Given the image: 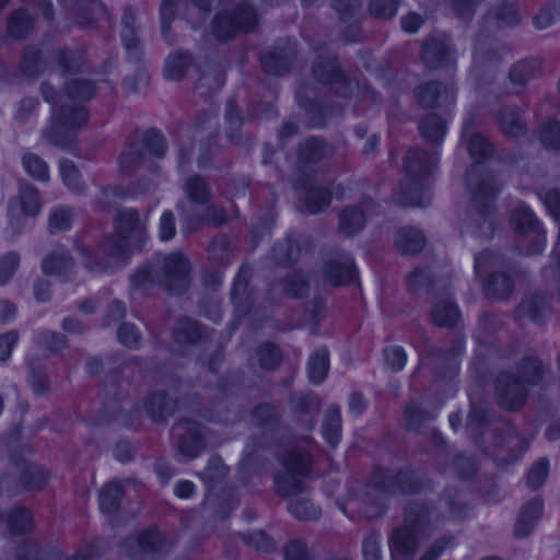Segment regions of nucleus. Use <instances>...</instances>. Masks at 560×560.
I'll return each instance as SVG.
<instances>
[{
	"label": "nucleus",
	"instance_id": "f257e3e1",
	"mask_svg": "<svg viewBox=\"0 0 560 560\" xmlns=\"http://www.w3.org/2000/svg\"><path fill=\"white\" fill-rule=\"evenodd\" d=\"M462 139H467V151L476 161L467 172V186L471 195L467 210V228L472 235L489 240L495 230V198L500 191L495 177L481 165L492 158L493 144L481 133L472 132V122L465 121Z\"/></svg>",
	"mask_w": 560,
	"mask_h": 560
},
{
	"label": "nucleus",
	"instance_id": "f03ea898",
	"mask_svg": "<svg viewBox=\"0 0 560 560\" xmlns=\"http://www.w3.org/2000/svg\"><path fill=\"white\" fill-rule=\"evenodd\" d=\"M190 261L183 253H172L138 268L130 277V287L143 294L161 288L168 294L182 295L190 284Z\"/></svg>",
	"mask_w": 560,
	"mask_h": 560
},
{
	"label": "nucleus",
	"instance_id": "7ed1b4c3",
	"mask_svg": "<svg viewBox=\"0 0 560 560\" xmlns=\"http://www.w3.org/2000/svg\"><path fill=\"white\" fill-rule=\"evenodd\" d=\"M40 93L43 98L52 106L50 118L42 131L43 138L56 148L62 150L72 148L78 131L89 121L86 108L78 104L57 106L56 90L47 82L42 83Z\"/></svg>",
	"mask_w": 560,
	"mask_h": 560
},
{
	"label": "nucleus",
	"instance_id": "20e7f679",
	"mask_svg": "<svg viewBox=\"0 0 560 560\" xmlns=\"http://www.w3.org/2000/svg\"><path fill=\"white\" fill-rule=\"evenodd\" d=\"M438 152L429 153L424 150H409L404 159V168L408 182L401 183L397 201L401 206L425 207L430 203V197L424 191L420 180L431 175L438 167Z\"/></svg>",
	"mask_w": 560,
	"mask_h": 560
},
{
	"label": "nucleus",
	"instance_id": "39448f33",
	"mask_svg": "<svg viewBox=\"0 0 560 560\" xmlns=\"http://www.w3.org/2000/svg\"><path fill=\"white\" fill-rule=\"evenodd\" d=\"M283 469L273 477L275 492L283 498H293L308 491L307 480L312 478L313 458L310 452L300 447L291 448L281 457Z\"/></svg>",
	"mask_w": 560,
	"mask_h": 560
},
{
	"label": "nucleus",
	"instance_id": "423d86ee",
	"mask_svg": "<svg viewBox=\"0 0 560 560\" xmlns=\"http://www.w3.org/2000/svg\"><path fill=\"white\" fill-rule=\"evenodd\" d=\"M85 269L91 272L103 273L114 270L125 264L128 250L125 241L106 235L93 247L77 246Z\"/></svg>",
	"mask_w": 560,
	"mask_h": 560
},
{
	"label": "nucleus",
	"instance_id": "0eeeda50",
	"mask_svg": "<svg viewBox=\"0 0 560 560\" xmlns=\"http://www.w3.org/2000/svg\"><path fill=\"white\" fill-rule=\"evenodd\" d=\"M528 450V442L518 434L508 420L500 419L493 423V441L486 447L494 462L500 465L513 464Z\"/></svg>",
	"mask_w": 560,
	"mask_h": 560
},
{
	"label": "nucleus",
	"instance_id": "6e6552de",
	"mask_svg": "<svg viewBox=\"0 0 560 560\" xmlns=\"http://www.w3.org/2000/svg\"><path fill=\"white\" fill-rule=\"evenodd\" d=\"M372 487L378 495L394 494H416L433 487L432 481L411 467H405L395 475L385 474L382 470L376 471L372 477Z\"/></svg>",
	"mask_w": 560,
	"mask_h": 560
},
{
	"label": "nucleus",
	"instance_id": "1a4fd4ad",
	"mask_svg": "<svg viewBox=\"0 0 560 560\" xmlns=\"http://www.w3.org/2000/svg\"><path fill=\"white\" fill-rule=\"evenodd\" d=\"M494 395L500 408L517 411L527 400V384L514 372L504 371L495 377Z\"/></svg>",
	"mask_w": 560,
	"mask_h": 560
},
{
	"label": "nucleus",
	"instance_id": "9d476101",
	"mask_svg": "<svg viewBox=\"0 0 560 560\" xmlns=\"http://www.w3.org/2000/svg\"><path fill=\"white\" fill-rule=\"evenodd\" d=\"M175 447L186 459H195L207 448L202 425L190 419H182L172 427Z\"/></svg>",
	"mask_w": 560,
	"mask_h": 560
},
{
	"label": "nucleus",
	"instance_id": "9b49d317",
	"mask_svg": "<svg viewBox=\"0 0 560 560\" xmlns=\"http://www.w3.org/2000/svg\"><path fill=\"white\" fill-rule=\"evenodd\" d=\"M512 223L515 231L529 238L530 245L526 249L527 254H540L546 244L545 231L534 212L526 207H520L512 214Z\"/></svg>",
	"mask_w": 560,
	"mask_h": 560
},
{
	"label": "nucleus",
	"instance_id": "f8f14e48",
	"mask_svg": "<svg viewBox=\"0 0 560 560\" xmlns=\"http://www.w3.org/2000/svg\"><path fill=\"white\" fill-rule=\"evenodd\" d=\"M295 56L296 44L290 39H281L261 52V68L269 74L283 75L289 72Z\"/></svg>",
	"mask_w": 560,
	"mask_h": 560
},
{
	"label": "nucleus",
	"instance_id": "ddd939ff",
	"mask_svg": "<svg viewBox=\"0 0 560 560\" xmlns=\"http://www.w3.org/2000/svg\"><path fill=\"white\" fill-rule=\"evenodd\" d=\"M289 407L298 427L307 432L314 430L320 411V400L316 395L292 393L289 397Z\"/></svg>",
	"mask_w": 560,
	"mask_h": 560
},
{
	"label": "nucleus",
	"instance_id": "4468645a",
	"mask_svg": "<svg viewBox=\"0 0 560 560\" xmlns=\"http://www.w3.org/2000/svg\"><path fill=\"white\" fill-rule=\"evenodd\" d=\"M312 72L322 84L339 85V96L348 97L351 94L349 83L334 56H319L313 65Z\"/></svg>",
	"mask_w": 560,
	"mask_h": 560
},
{
	"label": "nucleus",
	"instance_id": "2eb2a0df",
	"mask_svg": "<svg viewBox=\"0 0 560 560\" xmlns=\"http://www.w3.org/2000/svg\"><path fill=\"white\" fill-rule=\"evenodd\" d=\"M75 261L70 250L63 245H56L42 260V270L47 276H56L62 281H71Z\"/></svg>",
	"mask_w": 560,
	"mask_h": 560
},
{
	"label": "nucleus",
	"instance_id": "dca6fc26",
	"mask_svg": "<svg viewBox=\"0 0 560 560\" xmlns=\"http://www.w3.org/2000/svg\"><path fill=\"white\" fill-rule=\"evenodd\" d=\"M115 232L109 234L125 241V248L128 250V240L132 234L137 235L140 242L145 240V222L140 219L139 211L131 208L118 209L114 218Z\"/></svg>",
	"mask_w": 560,
	"mask_h": 560
},
{
	"label": "nucleus",
	"instance_id": "f3484780",
	"mask_svg": "<svg viewBox=\"0 0 560 560\" xmlns=\"http://www.w3.org/2000/svg\"><path fill=\"white\" fill-rule=\"evenodd\" d=\"M357 269L353 259L345 252H336L324 267V278L332 285H345L354 280Z\"/></svg>",
	"mask_w": 560,
	"mask_h": 560
},
{
	"label": "nucleus",
	"instance_id": "a211bd4d",
	"mask_svg": "<svg viewBox=\"0 0 560 560\" xmlns=\"http://www.w3.org/2000/svg\"><path fill=\"white\" fill-rule=\"evenodd\" d=\"M456 89L453 84L444 85L440 81H427L413 90L417 103L424 109L440 106V101L453 102Z\"/></svg>",
	"mask_w": 560,
	"mask_h": 560
},
{
	"label": "nucleus",
	"instance_id": "6ab92c4d",
	"mask_svg": "<svg viewBox=\"0 0 560 560\" xmlns=\"http://www.w3.org/2000/svg\"><path fill=\"white\" fill-rule=\"evenodd\" d=\"M464 351L463 339H457L447 349L430 348L428 350L427 362L440 375L453 374L457 371V358Z\"/></svg>",
	"mask_w": 560,
	"mask_h": 560
},
{
	"label": "nucleus",
	"instance_id": "aec40b11",
	"mask_svg": "<svg viewBox=\"0 0 560 560\" xmlns=\"http://www.w3.org/2000/svg\"><path fill=\"white\" fill-rule=\"evenodd\" d=\"M541 74V61L536 57H527L513 63L508 80L513 93L523 92L527 84Z\"/></svg>",
	"mask_w": 560,
	"mask_h": 560
},
{
	"label": "nucleus",
	"instance_id": "412c9836",
	"mask_svg": "<svg viewBox=\"0 0 560 560\" xmlns=\"http://www.w3.org/2000/svg\"><path fill=\"white\" fill-rule=\"evenodd\" d=\"M50 479V472L42 465L25 463L20 467L16 489L22 492L43 490Z\"/></svg>",
	"mask_w": 560,
	"mask_h": 560
},
{
	"label": "nucleus",
	"instance_id": "4be33fe9",
	"mask_svg": "<svg viewBox=\"0 0 560 560\" xmlns=\"http://www.w3.org/2000/svg\"><path fill=\"white\" fill-rule=\"evenodd\" d=\"M143 407L150 419L163 422L176 411L177 400L171 398L165 390H156L147 396Z\"/></svg>",
	"mask_w": 560,
	"mask_h": 560
},
{
	"label": "nucleus",
	"instance_id": "5701e85b",
	"mask_svg": "<svg viewBox=\"0 0 560 560\" xmlns=\"http://www.w3.org/2000/svg\"><path fill=\"white\" fill-rule=\"evenodd\" d=\"M422 58L429 68L435 69L453 63V54L446 39L428 38L422 46Z\"/></svg>",
	"mask_w": 560,
	"mask_h": 560
},
{
	"label": "nucleus",
	"instance_id": "b1692460",
	"mask_svg": "<svg viewBox=\"0 0 560 560\" xmlns=\"http://www.w3.org/2000/svg\"><path fill=\"white\" fill-rule=\"evenodd\" d=\"M544 502L540 498H535L525 503L514 525L515 537L520 539L527 537L540 520Z\"/></svg>",
	"mask_w": 560,
	"mask_h": 560
},
{
	"label": "nucleus",
	"instance_id": "393cba45",
	"mask_svg": "<svg viewBox=\"0 0 560 560\" xmlns=\"http://www.w3.org/2000/svg\"><path fill=\"white\" fill-rule=\"evenodd\" d=\"M544 502L540 498H535L525 503L514 525L515 537L520 539L527 537L540 520Z\"/></svg>",
	"mask_w": 560,
	"mask_h": 560
},
{
	"label": "nucleus",
	"instance_id": "a878e982",
	"mask_svg": "<svg viewBox=\"0 0 560 560\" xmlns=\"http://www.w3.org/2000/svg\"><path fill=\"white\" fill-rule=\"evenodd\" d=\"M72 8L78 23L84 27L92 26L106 15V8L100 0H65Z\"/></svg>",
	"mask_w": 560,
	"mask_h": 560
},
{
	"label": "nucleus",
	"instance_id": "bb28decb",
	"mask_svg": "<svg viewBox=\"0 0 560 560\" xmlns=\"http://www.w3.org/2000/svg\"><path fill=\"white\" fill-rule=\"evenodd\" d=\"M420 542V535L406 526L396 528L389 539V546L393 555H399L405 558H412Z\"/></svg>",
	"mask_w": 560,
	"mask_h": 560
},
{
	"label": "nucleus",
	"instance_id": "cd10ccee",
	"mask_svg": "<svg viewBox=\"0 0 560 560\" xmlns=\"http://www.w3.org/2000/svg\"><path fill=\"white\" fill-rule=\"evenodd\" d=\"M252 277V270L248 267H242L234 278L231 291V299L240 313L247 314L252 307V301L248 293V283Z\"/></svg>",
	"mask_w": 560,
	"mask_h": 560
},
{
	"label": "nucleus",
	"instance_id": "c85d7f7f",
	"mask_svg": "<svg viewBox=\"0 0 560 560\" xmlns=\"http://www.w3.org/2000/svg\"><path fill=\"white\" fill-rule=\"evenodd\" d=\"M174 340L178 345H196L208 337L205 328L190 317H183L177 320L173 328Z\"/></svg>",
	"mask_w": 560,
	"mask_h": 560
},
{
	"label": "nucleus",
	"instance_id": "c756f323",
	"mask_svg": "<svg viewBox=\"0 0 560 560\" xmlns=\"http://www.w3.org/2000/svg\"><path fill=\"white\" fill-rule=\"evenodd\" d=\"M548 313L547 295L541 292L526 296L518 305L516 314L518 317H528L537 324H542Z\"/></svg>",
	"mask_w": 560,
	"mask_h": 560
},
{
	"label": "nucleus",
	"instance_id": "7c9ffc66",
	"mask_svg": "<svg viewBox=\"0 0 560 560\" xmlns=\"http://www.w3.org/2000/svg\"><path fill=\"white\" fill-rule=\"evenodd\" d=\"M514 283L511 276L503 271L491 272L483 285L487 298L492 300H505L513 292Z\"/></svg>",
	"mask_w": 560,
	"mask_h": 560
},
{
	"label": "nucleus",
	"instance_id": "2f4dec72",
	"mask_svg": "<svg viewBox=\"0 0 560 560\" xmlns=\"http://www.w3.org/2000/svg\"><path fill=\"white\" fill-rule=\"evenodd\" d=\"M500 130L506 137H520L525 133L526 127L522 114L515 107H502L495 115Z\"/></svg>",
	"mask_w": 560,
	"mask_h": 560
},
{
	"label": "nucleus",
	"instance_id": "473e14b6",
	"mask_svg": "<svg viewBox=\"0 0 560 560\" xmlns=\"http://www.w3.org/2000/svg\"><path fill=\"white\" fill-rule=\"evenodd\" d=\"M425 244L423 233L411 226H404L396 233L395 245L402 254H417L422 250Z\"/></svg>",
	"mask_w": 560,
	"mask_h": 560
},
{
	"label": "nucleus",
	"instance_id": "72a5a7b5",
	"mask_svg": "<svg viewBox=\"0 0 560 560\" xmlns=\"http://www.w3.org/2000/svg\"><path fill=\"white\" fill-rule=\"evenodd\" d=\"M327 154V143L316 137H311L298 145V161L302 165H313L320 162Z\"/></svg>",
	"mask_w": 560,
	"mask_h": 560
},
{
	"label": "nucleus",
	"instance_id": "f704fd0d",
	"mask_svg": "<svg viewBox=\"0 0 560 560\" xmlns=\"http://www.w3.org/2000/svg\"><path fill=\"white\" fill-rule=\"evenodd\" d=\"M264 447L262 439L259 436H250L244 447L240 466L243 470L252 472L262 468L266 457L262 456Z\"/></svg>",
	"mask_w": 560,
	"mask_h": 560
},
{
	"label": "nucleus",
	"instance_id": "c9c22d12",
	"mask_svg": "<svg viewBox=\"0 0 560 560\" xmlns=\"http://www.w3.org/2000/svg\"><path fill=\"white\" fill-rule=\"evenodd\" d=\"M192 63L194 57L190 52L177 50L165 59L164 77L168 80L179 81Z\"/></svg>",
	"mask_w": 560,
	"mask_h": 560
},
{
	"label": "nucleus",
	"instance_id": "e433bc0d",
	"mask_svg": "<svg viewBox=\"0 0 560 560\" xmlns=\"http://www.w3.org/2000/svg\"><path fill=\"white\" fill-rule=\"evenodd\" d=\"M322 433L325 441L336 447L341 440V412L337 405H330L324 416Z\"/></svg>",
	"mask_w": 560,
	"mask_h": 560
},
{
	"label": "nucleus",
	"instance_id": "4c0bfd02",
	"mask_svg": "<svg viewBox=\"0 0 560 560\" xmlns=\"http://www.w3.org/2000/svg\"><path fill=\"white\" fill-rule=\"evenodd\" d=\"M419 131L423 139L435 145L443 141L447 127L445 120L436 115L429 114L419 121Z\"/></svg>",
	"mask_w": 560,
	"mask_h": 560
},
{
	"label": "nucleus",
	"instance_id": "58836bf2",
	"mask_svg": "<svg viewBox=\"0 0 560 560\" xmlns=\"http://www.w3.org/2000/svg\"><path fill=\"white\" fill-rule=\"evenodd\" d=\"M124 486L118 480L104 485L98 494L100 509L105 514H115L120 508Z\"/></svg>",
	"mask_w": 560,
	"mask_h": 560
},
{
	"label": "nucleus",
	"instance_id": "ea45409f",
	"mask_svg": "<svg viewBox=\"0 0 560 560\" xmlns=\"http://www.w3.org/2000/svg\"><path fill=\"white\" fill-rule=\"evenodd\" d=\"M430 509L420 502L408 505L405 513V525L409 529L422 535L430 525Z\"/></svg>",
	"mask_w": 560,
	"mask_h": 560
},
{
	"label": "nucleus",
	"instance_id": "a19ab883",
	"mask_svg": "<svg viewBox=\"0 0 560 560\" xmlns=\"http://www.w3.org/2000/svg\"><path fill=\"white\" fill-rule=\"evenodd\" d=\"M281 413L278 408L270 402H262L254 407L250 411L253 423L261 429L275 430L280 425Z\"/></svg>",
	"mask_w": 560,
	"mask_h": 560
},
{
	"label": "nucleus",
	"instance_id": "79ce46f5",
	"mask_svg": "<svg viewBox=\"0 0 560 560\" xmlns=\"http://www.w3.org/2000/svg\"><path fill=\"white\" fill-rule=\"evenodd\" d=\"M488 19L493 21L499 28L514 27L522 20L515 3L506 1L493 7L488 13Z\"/></svg>",
	"mask_w": 560,
	"mask_h": 560
},
{
	"label": "nucleus",
	"instance_id": "37998d69",
	"mask_svg": "<svg viewBox=\"0 0 560 560\" xmlns=\"http://www.w3.org/2000/svg\"><path fill=\"white\" fill-rule=\"evenodd\" d=\"M233 18L237 32L250 33L258 25V13L252 2L242 0L233 11Z\"/></svg>",
	"mask_w": 560,
	"mask_h": 560
},
{
	"label": "nucleus",
	"instance_id": "c03bdc74",
	"mask_svg": "<svg viewBox=\"0 0 560 560\" xmlns=\"http://www.w3.org/2000/svg\"><path fill=\"white\" fill-rule=\"evenodd\" d=\"M271 255L276 265L290 267L298 262L301 255V247L295 241L284 238L275 243Z\"/></svg>",
	"mask_w": 560,
	"mask_h": 560
},
{
	"label": "nucleus",
	"instance_id": "a18cd8bd",
	"mask_svg": "<svg viewBox=\"0 0 560 560\" xmlns=\"http://www.w3.org/2000/svg\"><path fill=\"white\" fill-rule=\"evenodd\" d=\"M431 317L439 327L452 328L457 324L460 312L453 301L441 300L432 307Z\"/></svg>",
	"mask_w": 560,
	"mask_h": 560
},
{
	"label": "nucleus",
	"instance_id": "49530a36",
	"mask_svg": "<svg viewBox=\"0 0 560 560\" xmlns=\"http://www.w3.org/2000/svg\"><path fill=\"white\" fill-rule=\"evenodd\" d=\"M34 18L25 9H18L8 18V33L15 39H23L34 30Z\"/></svg>",
	"mask_w": 560,
	"mask_h": 560
},
{
	"label": "nucleus",
	"instance_id": "de8ad7c7",
	"mask_svg": "<svg viewBox=\"0 0 560 560\" xmlns=\"http://www.w3.org/2000/svg\"><path fill=\"white\" fill-rule=\"evenodd\" d=\"M209 260L217 266L225 267L234 258L231 241L226 235L215 236L207 248Z\"/></svg>",
	"mask_w": 560,
	"mask_h": 560
},
{
	"label": "nucleus",
	"instance_id": "09e8293b",
	"mask_svg": "<svg viewBox=\"0 0 560 560\" xmlns=\"http://www.w3.org/2000/svg\"><path fill=\"white\" fill-rule=\"evenodd\" d=\"M4 522L9 532L13 535L31 532L34 527L33 514L26 508L11 510L4 514Z\"/></svg>",
	"mask_w": 560,
	"mask_h": 560
},
{
	"label": "nucleus",
	"instance_id": "8fccbe9b",
	"mask_svg": "<svg viewBox=\"0 0 560 560\" xmlns=\"http://www.w3.org/2000/svg\"><path fill=\"white\" fill-rule=\"evenodd\" d=\"M517 372L522 375L521 378L527 386H537L542 381L545 365L538 357L528 355L520 361Z\"/></svg>",
	"mask_w": 560,
	"mask_h": 560
},
{
	"label": "nucleus",
	"instance_id": "3c124183",
	"mask_svg": "<svg viewBox=\"0 0 560 560\" xmlns=\"http://www.w3.org/2000/svg\"><path fill=\"white\" fill-rule=\"evenodd\" d=\"M329 370V353L326 348L317 349L308 359L307 374L310 382L318 385L325 381Z\"/></svg>",
	"mask_w": 560,
	"mask_h": 560
},
{
	"label": "nucleus",
	"instance_id": "603ef678",
	"mask_svg": "<svg viewBox=\"0 0 560 560\" xmlns=\"http://www.w3.org/2000/svg\"><path fill=\"white\" fill-rule=\"evenodd\" d=\"M365 225V215L362 210L355 206L345 208L339 214V231L352 236L359 233Z\"/></svg>",
	"mask_w": 560,
	"mask_h": 560
},
{
	"label": "nucleus",
	"instance_id": "864d4df0",
	"mask_svg": "<svg viewBox=\"0 0 560 560\" xmlns=\"http://www.w3.org/2000/svg\"><path fill=\"white\" fill-rule=\"evenodd\" d=\"M185 196L196 205H207L212 197L211 189L206 179L200 175H194L185 182Z\"/></svg>",
	"mask_w": 560,
	"mask_h": 560
},
{
	"label": "nucleus",
	"instance_id": "5fc2aeb1",
	"mask_svg": "<svg viewBox=\"0 0 560 560\" xmlns=\"http://www.w3.org/2000/svg\"><path fill=\"white\" fill-rule=\"evenodd\" d=\"M288 512L300 521H317L322 516V510L310 498L296 497L288 503Z\"/></svg>",
	"mask_w": 560,
	"mask_h": 560
},
{
	"label": "nucleus",
	"instance_id": "6e6d98bb",
	"mask_svg": "<svg viewBox=\"0 0 560 560\" xmlns=\"http://www.w3.org/2000/svg\"><path fill=\"white\" fill-rule=\"evenodd\" d=\"M19 197L25 214L35 217L42 207L38 189L26 180L19 182Z\"/></svg>",
	"mask_w": 560,
	"mask_h": 560
},
{
	"label": "nucleus",
	"instance_id": "4d7b16f0",
	"mask_svg": "<svg viewBox=\"0 0 560 560\" xmlns=\"http://www.w3.org/2000/svg\"><path fill=\"white\" fill-rule=\"evenodd\" d=\"M211 30L213 36L220 42H229L234 38L237 30L233 14L225 11L218 12L211 22Z\"/></svg>",
	"mask_w": 560,
	"mask_h": 560
},
{
	"label": "nucleus",
	"instance_id": "13d9d810",
	"mask_svg": "<svg viewBox=\"0 0 560 560\" xmlns=\"http://www.w3.org/2000/svg\"><path fill=\"white\" fill-rule=\"evenodd\" d=\"M282 288L285 295L292 299H303L310 290V282L302 271L294 270L282 280Z\"/></svg>",
	"mask_w": 560,
	"mask_h": 560
},
{
	"label": "nucleus",
	"instance_id": "bf43d9fd",
	"mask_svg": "<svg viewBox=\"0 0 560 560\" xmlns=\"http://www.w3.org/2000/svg\"><path fill=\"white\" fill-rule=\"evenodd\" d=\"M332 199L331 191L326 187H310L305 196V206L311 214H317L329 207Z\"/></svg>",
	"mask_w": 560,
	"mask_h": 560
},
{
	"label": "nucleus",
	"instance_id": "052dcab7",
	"mask_svg": "<svg viewBox=\"0 0 560 560\" xmlns=\"http://www.w3.org/2000/svg\"><path fill=\"white\" fill-rule=\"evenodd\" d=\"M96 92V83L89 79H71L65 84V93L70 100L90 101Z\"/></svg>",
	"mask_w": 560,
	"mask_h": 560
},
{
	"label": "nucleus",
	"instance_id": "680f3d73",
	"mask_svg": "<svg viewBox=\"0 0 560 560\" xmlns=\"http://www.w3.org/2000/svg\"><path fill=\"white\" fill-rule=\"evenodd\" d=\"M21 71L27 77L39 75L45 70V62L39 48L27 46L21 56Z\"/></svg>",
	"mask_w": 560,
	"mask_h": 560
},
{
	"label": "nucleus",
	"instance_id": "e2e57ef3",
	"mask_svg": "<svg viewBox=\"0 0 560 560\" xmlns=\"http://www.w3.org/2000/svg\"><path fill=\"white\" fill-rule=\"evenodd\" d=\"M55 58L65 74L77 73L84 68V56L82 52L62 48L56 52Z\"/></svg>",
	"mask_w": 560,
	"mask_h": 560
},
{
	"label": "nucleus",
	"instance_id": "0e129e2a",
	"mask_svg": "<svg viewBox=\"0 0 560 560\" xmlns=\"http://www.w3.org/2000/svg\"><path fill=\"white\" fill-rule=\"evenodd\" d=\"M434 418L433 412L422 409L417 402L412 401L405 408V421L409 430L418 431Z\"/></svg>",
	"mask_w": 560,
	"mask_h": 560
},
{
	"label": "nucleus",
	"instance_id": "69168bd1",
	"mask_svg": "<svg viewBox=\"0 0 560 560\" xmlns=\"http://www.w3.org/2000/svg\"><path fill=\"white\" fill-rule=\"evenodd\" d=\"M143 147L152 156L163 159L167 151V141L156 128L148 129L142 138Z\"/></svg>",
	"mask_w": 560,
	"mask_h": 560
},
{
	"label": "nucleus",
	"instance_id": "338daca9",
	"mask_svg": "<svg viewBox=\"0 0 560 560\" xmlns=\"http://www.w3.org/2000/svg\"><path fill=\"white\" fill-rule=\"evenodd\" d=\"M22 164L25 172L36 180L48 182V164L35 153H25L22 158Z\"/></svg>",
	"mask_w": 560,
	"mask_h": 560
},
{
	"label": "nucleus",
	"instance_id": "774afa93",
	"mask_svg": "<svg viewBox=\"0 0 560 560\" xmlns=\"http://www.w3.org/2000/svg\"><path fill=\"white\" fill-rule=\"evenodd\" d=\"M240 538L245 545L259 552H271L276 549L275 540L264 530L240 533Z\"/></svg>",
	"mask_w": 560,
	"mask_h": 560
}]
</instances>
